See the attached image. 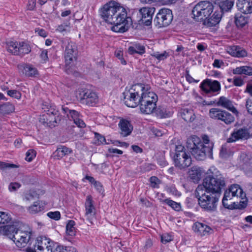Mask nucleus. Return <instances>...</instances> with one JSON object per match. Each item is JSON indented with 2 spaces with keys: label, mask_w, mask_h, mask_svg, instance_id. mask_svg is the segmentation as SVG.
<instances>
[{
  "label": "nucleus",
  "mask_w": 252,
  "mask_h": 252,
  "mask_svg": "<svg viewBox=\"0 0 252 252\" xmlns=\"http://www.w3.org/2000/svg\"><path fill=\"white\" fill-rule=\"evenodd\" d=\"M155 11V8L154 7H145L139 10L140 14L142 16L141 20L146 26H149L152 23L153 15Z\"/></svg>",
  "instance_id": "f3484780"
},
{
  "label": "nucleus",
  "mask_w": 252,
  "mask_h": 252,
  "mask_svg": "<svg viewBox=\"0 0 252 252\" xmlns=\"http://www.w3.org/2000/svg\"><path fill=\"white\" fill-rule=\"evenodd\" d=\"M18 67L23 74L28 77H36L38 74L36 68L30 64H19Z\"/></svg>",
  "instance_id": "aec40b11"
},
{
  "label": "nucleus",
  "mask_w": 252,
  "mask_h": 252,
  "mask_svg": "<svg viewBox=\"0 0 252 252\" xmlns=\"http://www.w3.org/2000/svg\"><path fill=\"white\" fill-rule=\"evenodd\" d=\"M196 195L198 197L200 206L207 211L216 210L220 195L219 194L203 193L202 186H198L196 189Z\"/></svg>",
  "instance_id": "423d86ee"
},
{
  "label": "nucleus",
  "mask_w": 252,
  "mask_h": 252,
  "mask_svg": "<svg viewBox=\"0 0 252 252\" xmlns=\"http://www.w3.org/2000/svg\"><path fill=\"white\" fill-rule=\"evenodd\" d=\"M43 209L39 202H35L33 204L29 207L28 211L31 214L37 213Z\"/></svg>",
  "instance_id": "f704fd0d"
},
{
  "label": "nucleus",
  "mask_w": 252,
  "mask_h": 252,
  "mask_svg": "<svg viewBox=\"0 0 252 252\" xmlns=\"http://www.w3.org/2000/svg\"><path fill=\"white\" fill-rule=\"evenodd\" d=\"M215 7L209 1H200L192 10V17L198 21L203 20L204 18L206 19L212 13Z\"/></svg>",
  "instance_id": "6e6552de"
},
{
  "label": "nucleus",
  "mask_w": 252,
  "mask_h": 252,
  "mask_svg": "<svg viewBox=\"0 0 252 252\" xmlns=\"http://www.w3.org/2000/svg\"><path fill=\"white\" fill-rule=\"evenodd\" d=\"M34 250L29 249L28 252H54L56 243L46 237H38L34 245Z\"/></svg>",
  "instance_id": "9b49d317"
},
{
  "label": "nucleus",
  "mask_w": 252,
  "mask_h": 252,
  "mask_svg": "<svg viewBox=\"0 0 252 252\" xmlns=\"http://www.w3.org/2000/svg\"><path fill=\"white\" fill-rule=\"evenodd\" d=\"M35 155H36L35 151L32 149H30V150H28L27 151V152L26 153V156L25 159L27 161L30 162L33 159V158H35Z\"/></svg>",
  "instance_id": "c03bdc74"
},
{
  "label": "nucleus",
  "mask_w": 252,
  "mask_h": 252,
  "mask_svg": "<svg viewBox=\"0 0 252 252\" xmlns=\"http://www.w3.org/2000/svg\"><path fill=\"white\" fill-rule=\"evenodd\" d=\"M207 175L204 179L202 186V189L208 192L220 195V173L215 166H212L208 170Z\"/></svg>",
  "instance_id": "20e7f679"
},
{
  "label": "nucleus",
  "mask_w": 252,
  "mask_h": 252,
  "mask_svg": "<svg viewBox=\"0 0 252 252\" xmlns=\"http://www.w3.org/2000/svg\"><path fill=\"white\" fill-rule=\"evenodd\" d=\"M47 216L55 220H59L60 219L61 215L60 213L58 211L56 212H50L47 213Z\"/></svg>",
  "instance_id": "8fccbe9b"
},
{
  "label": "nucleus",
  "mask_w": 252,
  "mask_h": 252,
  "mask_svg": "<svg viewBox=\"0 0 252 252\" xmlns=\"http://www.w3.org/2000/svg\"><path fill=\"white\" fill-rule=\"evenodd\" d=\"M245 196V193L241 187L239 185L234 184L225 190L222 203L225 208L233 210L235 208L234 207L235 201H233V199L238 197H244Z\"/></svg>",
  "instance_id": "0eeeda50"
},
{
  "label": "nucleus",
  "mask_w": 252,
  "mask_h": 252,
  "mask_svg": "<svg viewBox=\"0 0 252 252\" xmlns=\"http://www.w3.org/2000/svg\"><path fill=\"white\" fill-rule=\"evenodd\" d=\"M7 94L16 99H20L21 97V94L16 90H9L7 91Z\"/></svg>",
  "instance_id": "de8ad7c7"
},
{
  "label": "nucleus",
  "mask_w": 252,
  "mask_h": 252,
  "mask_svg": "<svg viewBox=\"0 0 252 252\" xmlns=\"http://www.w3.org/2000/svg\"><path fill=\"white\" fill-rule=\"evenodd\" d=\"M11 220L10 214L7 213L0 212V224L7 223Z\"/></svg>",
  "instance_id": "ea45409f"
},
{
  "label": "nucleus",
  "mask_w": 252,
  "mask_h": 252,
  "mask_svg": "<svg viewBox=\"0 0 252 252\" xmlns=\"http://www.w3.org/2000/svg\"><path fill=\"white\" fill-rule=\"evenodd\" d=\"M36 4V0H29L27 4V9L30 10L34 9Z\"/></svg>",
  "instance_id": "13d9d810"
},
{
  "label": "nucleus",
  "mask_w": 252,
  "mask_h": 252,
  "mask_svg": "<svg viewBox=\"0 0 252 252\" xmlns=\"http://www.w3.org/2000/svg\"><path fill=\"white\" fill-rule=\"evenodd\" d=\"M200 87L204 93L209 94L219 91L220 84L218 81L207 79L200 84Z\"/></svg>",
  "instance_id": "2eb2a0df"
},
{
  "label": "nucleus",
  "mask_w": 252,
  "mask_h": 252,
  "mask_svg": "<svg viewBox=\"0 0 252 252\" xmlns=\"http://www.w3.org/2000/svg\"><path fill=\"white\" fill-rule=\"evenodd\" d=\"M93 185L94 186L96 189L99 192H101L103 190L102 185L100 182L96 181L93 184Z\"/></svg>",
  "instance_id": "e2e57ef3"
},
{
  "label": "nucleus",
  "mask_w": 252,
  "mask_h": 252,
  "mask_svg": "<svg viewBox=\"0 0 252 252\" xmlns=\"http://www.w3.org/2000/svg\"><path fill=\"white\" fill-rule=\"evenodd\" d=\"M162 202L169 206L175 211H179L181 209V205L180 203H177L169 199H165Z\"/></svg>",
  "instance_id": "58836bf2"
},
{
  "label": "nucleus",
  "mask_w": 252,
  "mask_h": 252,
  "mask_svg": "<svg viewBox=\"0 0 252 252\" xmlns=\"http://www.w3.org/2000/svg\"><path fill=\"white\" fill-rule=\"evenodd\" d=\"M221 106L226 108L233 113H237V110L234 107L232 102L228 99L221 96Z\"/></svg>",
  "instance_id": "7c9ffc66"
},
{
  "label": "nucleus",
  "mask_w": 252,
  "mask_h": 252,
  "mask_svg": "<svg viewBox=\"0 0 252 252\" xmlns=\"http://www.w3.org/2000/svg\"><path fill=\"white\" fill-rule=\"evenodd\" d=\"M246 107L248 112L252 115V99L248 98L246 102Z\"/></svg>",
  "instance_id": "5fc2aeb1"
},
{
  "label": "nucleus",
  "mask_w": 252,
  "mask_h": 252,
  "mask_svg": "<svg viewBox=\"0 0 252 252\" xmlns=\"http://www.w3.org/2000/svg\"><path fill=\"white\" fill-rule=\"evenodd\" d=\"M109 151L111 153L117 154L119 155H121L123 154L122 151L116 148L109 149Z\"/></svg>",
  "instance_id": "338daca9"
},
{
  "label": "nucleus",
  "mask_w": 252,
  "mask_h": 252,
  "mask_svg": "<svg viewBox=\"0 0 252 252\" xmlns=\"http://www.w3.org/2000/svg\"><path fill=\"white\" fill-rule=\"evenodd\" d=\"M233 0H221V12L228 11L233 7Z\"/></svg>",
  "instance_id": "c9c22d12"
},
{
  "label": "nucleus",
  "mask_w": 252,
  "mask_h": 252,
  "mask_svg": "<svg viewBox=\"0 0 252 252\" xmlns=\"http://www.w3.org/2000/svg\"><path fill=\"white\" fill-rule=\"evenodd\" d=\"M249 136L250 133L247 128H240L234 131L227 141L229 143L233 142L239 139H247Z\"/></svg>",
  "instance_id": "a211bd4d"
},
{
  "label": "nucleus",
  "mask_w": 252,
  "mask_h": 252,
  "mask_svg": "<svg viewBox=\"0 0 252 252\" xmlns=\"http://www.w3.org/2000/svg\"><path fill=\"white\" fill-rule=\"evenodd\" d=\"M248 22L249 17L248 16L239 13L235 15V23L237 27L243 28L248 23Z\"/></svg>",
  "instance_id": "bb28decb"
},
{
  "label": "nucleus",
  "mask_w": 252,
  "mask_h": 252,
  "mask_svg": "<svg viewBox=\"0 0 252 252\" xmlns=\"http://www.w3.org/2000/svg\"><path fill=\"white\" fill-rule=\"evenodd\" d=\"M237 6L244 13H252V0H237Z\"/></svg>",
  "instance_id": "412c9836"
},
{
  "label": "nucleus",
  "mask_w": 252,
  "mask_h": 252,
  "mask_svg": "<svg viewBox=\"0 0 252 252\" xmlns=\"http://www.w3.org/2000/svg\"><path fill=\"white\" fill-rule=\"evenodd\" d=\"M209 116L212 119L220 120V109L218 108L211 109L209 111Z\"/></svg>",
  "instance_id": "4c0bfd02"
},
{
  "label": "nucleus",
  "mask_w": 252,
  "mask_h": 252,
  "mask_svg": "<svg viewBox=\"0 0 252 252\" xmlns=\"http://www.w3.org/2000/svg\"><path fill=\"white\" fill-rule=\"evenodd\" d=\"M240 198H241V200L240 201L239 203L238 202H234V207L235 209H242L245 208L248 204V200L246 198V194H245V196L244 197H239Z\"/></svg>",
  "instance_id": "e433bc0d"
},
{
  "label": "nucleus",
  "mask_w": 252,
  "mask_h": 252,
  "mask_svg": "<svg viewBox=\"0 0 252 252\" xmlns=\"http://www.w3.org/2000/svg\"><path fill=\"white\" fill-rule=\"evenodd\" d=\"M69 27V25H67V24H62L61 25H59L57 29V30L58 31H59V32H65L66 31L67 28Z\"/></svg>",
  "instance_id": "052dcab7"
},
{
  "label": "nucleus",
  "mask_w": 252,
  "mask_h": 252,
  "mask_svg": "<svg viewBox=\"0 0 252 252\" xmlns=\"http://www.w3.org/2000/svg\"><path fill=\"white\" fill-rule=\"evenodd\" d=\"M239 46H232L228 47L226 48L227 52L229 54L232 56L234 57V54L236 53L237 51L238 50Z\"/></svg>",
  "instance_id": "603ef678"
},
{
  "label": "nucleus",
  "mask_w": 252,
  "mask_h": 252,
  "mask_svg": "<svg viewBox=\"0 0 252 252\" xmlns=\"http://www.w3.org/2000/svg\"><path fill=\"white\" fill-rule=\"evenodd\" d=\"M180 114L182 118L187 122H191L195 118L194 113L191 109H183L181 110Z\"/></svg>",
  "instance_id": "cd10ccee"
},
{
  "label": "nucleus",
  "mask_w": 252,
  "mask_h": 252,
  "mask_svg": "<svg viewBox=\"0 0 252 252\" xmlns=\"http://www.w3.org/2000/svg\"><path fill=\"white\" fill-rule=\"evenodd\" d=\"M193 229L196 233L201 236L208 235L212 231L209 226L199 222H196L194 224Z\"/></svg>",
  "instance_id": "4be33fe9"
},
{
  "label": "nucleus",
  "mask_w": 252,
  "mask_h": 252,
  "mask_svg": "<svg viewBox=\"0 0 252 252\" xmlns=\"http://www.w3.org/2000/svg\"><path fill=\"white\" fill-rule=\"evenodd\" d=\"M17 167V165L14 164L6 163L0 161V169L4 170L7 168H13Z\"/></svg>",
  "instance_id": "49530a36"
},
{
  "label": "nucleus",
  "mask_w": 252,
  "mask_h": 252,
  "mask_svg": "<svg viewBox=\"0 0 252 252\" xmlns=\"http://www.w3.org/2000/svg\"><path fill=\"white\" fill-rule=\"evenodd\" d=\"M75 222L72 220H69L66 226V233L70 236L75 235L76 230L74 227Z\"/></svg>",
  "instance_id": "72a5a7b5"
},
{
  "label": "nucleus",
  "mask_w": 252,
  "mask_h": 252,
  "mask_svg": "<svg viewBox=\"0 0 252 252\" xmlns=\"http://www.w3.org/2000/svg\"><path fill=\"white\" fill-rule=\"evenodd\" d=\"M127 52L130 54H138L142 55L145 52V47L140 43H134L128 48Z\"/></svg>",
  "instance_id": "a878e982"
},
{
  "label": "nucleus",
  "mask_w": 252,
  "mask_h": 252,
  "mask_svg": "<svg viewBox=\"0 0 252 252\" xmlns=\"http://www.w3.org/2000/svg\"><path fill=\"white\" fill-rule=\"evenodd\" d=\"M123 95L124 103L127 106L134 108L140 105V109L142 113L154 114L158 96L154 92L145 90L144 85L137 84L126 89Z\"/></svg>",
  "instance_id": "f257e3e1"
},
{
  "label": "nucleus",
  "mask_w": 252,
  "mask_h": 252,
  "mask_svg": "<svg viewBox=\"0 0 252 252\" xmlns=\"http://www.w3.org/2000/svg\"><path fill=\"white\" fill-rule=\"evenodd\" d=\"M220 21V16L217 11H216L213 16L209 19L204 20L203 24L208 27H213L218 25Z\"/></svg>",
  "instance_id": "b1692460"
},
{
  "label": "nucleus",
  "mask_w": 252,
  "mask_h": 252,
  "mask_svg": "<svg viewBox=\"0 0 252 252\" xmlns=\"http://www.w3.org/2000/svg\"><path fill=\"white\" fill-rule=\"evenodd\" d=\"M118 126L120 129V135L123 137L129 135L133 130V126L130 122L126 119H121Z\"/></svg>",
  "instance_id": "6ab92c4d"
},
{
  "label": "nucleus",
  "mask_w": 252,
  "mask_h": 252,
  "mask_svg": "<svg viewBox=\"0 0 252 252\" xmlns=\"http://www.w3.org/2000/svg\"><path fill=\"white\" fill-rule=\"evenodd\" d=\"M150 182L152 184H153V187L155 188L156 186L158 184L159 182V180L158 178L155 176H152L150 178Z\"/></svg>",
  "instance_id": "0e129e2a"
},
{
  "label": "nucleus",
  "mask_w": 252,
  "mask_h": 252,
  "mask_svg": "<svg viewBox=\"0 0 252 252\" xmlns=\"http://www.w3.org/2000/svg\"><path fill=\"white\" fill-rule=\"evenodd\" d=\"M151 55L157 58L158 60L161 61L166 59L168 56V54L166 51L161 53L158 52H155Z\"/></svg>",
  "instance_id": "a19ab883"
},
{
  "label": "nucleus",
  "mask_w": 252,
  "mask_h": 252,
  "mask_svg": "<svg viewBox=\"0 0 252 252\" xmlns=\"http://www.w3.org/2000/svg\"><path fill=\"white\" fill-rule=\"evenodd\" d=\"M85 216L87 219L92 223V220L95 214V208L94 206V201L91 195L87 196L85 203Z\"/></svg>",
  "instance_id": "dca6fc26"
},
{
  "label": "nucleus",
  "mask_w": 252,
  "mask_h": 252,
  "mask_svg": "<svg viewBox=\"0 0 252 252\" xmlns=\"http://www.w3.org/2000/svg\"><path fill=\"white\" fill-rule=\"evenodd\" d=\"M40 57L43 61H46L48 59L47 51L46 50L42 51L40 54Z\"/></svg>",
  "instance_id": "69168bd1"
},
{
  "label": "nucleus",
  "mask_w": 252,
  "mask_h": 252,
  "mask_svg": "<svg viewBox=\"0 0 252 252\" xmlns=\"http://www.w3.org/2000/svg\"><path fill=\"white\" fill-rule=\"evenodd\" d=\"M188 148L192 155L197 160H202L207 155L211 156L212 151V144L205 145L200 139L196 136H192L189 139Z\"/></svg>",
  "instance_id": "39448f33"
},
{
  "label": "nucleus",
  "mask_w": 252,
  "mask_h": 252,
  "mask_svg": "<svg viewBox=\"0 0 252 252\" xmlns=\"http://www.w3.org/2000/svg\"><path fill=\"white\" fill-rule=\"evenodd\" d=\"M0 234L8 237L19 248L25 247L31 235L30 231L18 229L14 225L0 226Z\"/></svg>",
  "instance_id": "7ed1b4c3"
},
{
  "label": "nucleus",
  "mask_w": 252,
  "mask_h": 252,
  "mask_svg": "<svg viewBox=\"0 0 252 252\" xmlns=\"http://www.w3.org/2000/svg\"><path fill=\"white\" fill-rule=\"evenodd\" d=\"M65 47L64 58L66 65H69L76 60L77 47L73 42H68Z\"/></svg>",
  "instance_id": "4468645a"
},
{
  "label": "nucleus",
  "mask_w": 252,
  "mask_h": 252,
  "mask_svg": "<svg viewBox=\"0 0 252 252\" xmlns=\"http://www.w3.org/2000/svg\"><path fill=\"white\" fill-rule=\"evenodd\" d=\"M79 98L81 103L91 106L95 105L98 101L96 93L87 89L79 91Z\"/></svg>",
  "instance_id": "ddd939ff"
},
{
  "label": "nucleus",
  "mask_w": 252,
  "mask_h": 252,
  "mask_svg": "<svg viewBox=\"0 0 252 252\" xmlns=\"http://www.w3.org/2000/svg\"><path fill=\"white\" fill-rule=\"evenodd\" d=\"M54 252H75L76 249L72 247L62 246L56 243V246L54 247Z\"/></svg>",
  "instance_id": "2f4dec72"
},
{
  "label": "nucleus",
  "mask_w": 252,
  "mask_h": 252,
  "mask_svg": "<svg viewBox=\"0 0 252 252\" xmlns=\"http://www.w3.org/2000/svg\"><path fill=\"white\" fill-rule=\"evenodd\" d=\"M173 159L175 166L180 169L188 167L191 163L190 156L186 153L184 147L182 145L176 146Z\"/></svg>",
  "instance_id": "1a4fd4ad"
},
{
  "label": "nucleus",
  "mask_w": 252,
  "mask_h": 252,
  "mask_svg": "<svg viewBox=\"0 0 252 252\" xmlns=\"http://www.w3.org/2000/svg\"><path fill=\"white\" fill-rule=\"evenodd\" d=\"M245 93H248L252 96V83L249 82L247 83Z\"/></svg>",
  "instance_id": "680f3d73"
},
{
  "label": "nucleus",
  "mask_w": 252,
  "mask_h": 252,
  "mask_svg": "<svg viewBox=\"0 0 252 252\" xmlns=\"http://www.w3.org/2000/svg\"><path fill=\"white\" fill-rule=\"evenodd\" d=\"M173 20L172 11L167 8H162L157 13L154 19L155 25L158 28L168 26Z\"/></svg>",
  "instance_id": "f8f14e48"
},
{
  "label": "nucleus",
  "mask_w": 252,
  "mask_h": 252,
  "mask_svg": "<svg viewBox=\"0 0 252 252\" xmlns=\"http://www.w3.org/2000/svg\"><path fill=\"white\" fill-rule=\"evenodd\" d=\"M189 175L194 182H198L201 178V172L200 168L193 166L189 171Z\"/></svg>",
  "instance_id": "c85d7f7f"
},
{
  "label": "nucleus",
  "mask_w": 252,
  "mask_h": 252,
  "mask_svg": "<svg viewBox=\"0 0 252 252\" xmlns=\"http://www.w3.org/2000/svg\"><path fill=\"white\" fill-rule=\"evenodd\" d=\"M8 52L15 56H23L31 51V47L26 42L9 41L6 43Z\"/></svg>",
  "instance_id": "9d476101"
},
{
  "label": "nucleus",
  "mask_w": 252,
  "mask_h": 252,
  "mask_svg": "<svg viewBox=\"0 0 252 252\" xmlns=\"http://www.w3.org/2000/svg\"><path fill=\"white\" fill-rule=\"evenodd\" d=\"M232 73L236 75L252 76V67L247 65L237 67L232 70Z\"/></svg>",
  "instance_id": "393cba45"
},
{
  "label": "nucleus",
  "mask_w": 252,
  "mask_h": 252,
  "mask_svg": "<svg viewBox=\"0 0 252 252\" xmlns=\"http://www.w3.org/2000/svg\"><path fill=\"white\" fill-rule=\"evenodd\" d=\"M71 150L65 146H60L58 148L54 153L55 156L57 157L58 158H62L64 156L70 153Z\"/></svg>",
  "instance_id": "c756f323"
},
{
  "label": "nucleus",
  "mask_w": 252,
  "mask_h": 252,
  "mask_svg": "<svg viewBox=\"0 0 252 252\" xmlns=\"http://www.w3.org/2000/svg\"><path fill=\"white\" fill-rule=\"evenodd\" d=\"M20 187V185L17 183H14L10 184L8 189L10 191L16 190L17 189Z\"/></svg>",
  "instance_id": "bf43d9fd"
},
{
  "label": "nucleus",
  "mask_w": 252,
  "mask_h": 252,
  "mask_svg": "<svg viewBox=\"0 0 252 252\" xmlns=\"http://www.w3.org/2000/svg\"><path fill=\"white\" fill-rule=\"evenodd\" d=\"M115 56L121 60V63L123 64H126V62L123 58V52L120 50H117L115 53Z\"/></svg>",
  "instance_id": "864d4df0"
},
{
  "label": "nucleus",
  "mask_w": 252,
  "mask_h": 252,
  "mask_svg": "<svg viewBox=\"0 0 252 252\" xmlns=\"http://www.w3.org/2000/svg\"><path fill=\"white\" fill-rule=\"evenodd\" d=\"M35 32L39 35L43 37H46L47 36V32L44 29L36 28L35 30Z\"/></svg>",
  "instance_id": "4d7b16f0"
},
{
  "label": "nucleus",
  "mask_w": 252,
  "mask_h": 252,
  "mask_svg": "<svg viewBox=\"0 0 252 252\" xmlns=\"http://www.w3.org/2000/svg\"><path fill=\"white\" fill-rule=\"evenodd\" d=\"M147 1L149 3L157 1L160 2L162 4H167L174 2L175 0H147Z\"/></svg>",
  "instance_id": "6e6d98bb"
},
{
  "label": "nucleus",
  "mask_w": 252,
  "mask_h": 252,
  "mask_svg": "<svg viewBox=\"0 0 252 252\" xmlns=\"http://www.w3.org/2000/svg\"><path fill=\"white\" fill-rule=\"evenodd\" d=\"M1 109L6 113H9L14 111V106L12 104L7 103L1 105Z\"/></svg>",
  "instance_id": "37998d69"
},
{
  "label": "nucleus",
  "mask_w": 252,
  "mask_h": 252,
  "mask_svg": "<svg viewBox=\"0 0 252 252\" xmlns=\"http://www.w3.org/2000/svg\"><path fill=\"white\" fill-rule=\"evenodd\" d=\"M234 121V117L230 113L221 110V121L226 124H230Z\"/></svg>",
  "instance_id": "473e14b6"
},
{
  "label": "nucleus",
  "mask_w": 252,
  "mask_h": 252,
  "mask_svg": "<svg viewBox=\"0 0 252 252\" xmlns=\"http://www.w3.org/2000/svg\"><path fill=\"white\" fill-rule=\"evenodd\" d=\"M155 115L159 118H164L166 117V110L163 107H157L154 112Z\"/></svg>",
  "instance_id": "79ce46f5"
},
{
  "label": "nucleus",
  "mask_w": 252,
  "mask_h": 252,
  "mask_svg": "<svg viewBox=\"0 0 252 252\" xmlns=\"http://www.w3.org/2000/svg\"><path fill=\"white\" fill-rule=\"evenodd\" d=\"M69 118L71 119L74 122V123L78 126L79 127H85L86 124L82 119V116L80 114L75 110L69 111Z\"/></svg>",
  "instance_id": "5701e85b"
},
{
  "label": "nucleus",
  "mask_w": 252,
  "mask_h": 252,
  "mask_svg": "<svg viewBox=\"0 0 252 252\" xmlns=\"http://www.w3.org/2000/svg\"><path fill=\"white\" fill-rule=\"evenodd\" d=\"M101 15L106 22L113 25L111 30L116 32L127 31L132 23L126 9L115 1H109L104 5Z\"/></svg>",
  "instance_id": "f03ea898"
},
{
  "label": "nucleus",
  "mask_w": 252,
  "mask_h": 252,
  "mask_svg": "<svg viewBox=\"0 0 252 252\" xmlns=\"http://www.w3.org/2000/svg\"><path fill=\"white\" fill-rule=\"evenodd\" d=\"M233 82L235 86L238 87H241L244 84V81L241 77H234Z\"/></svg>",
  "instance_id": "09e8293b"
},
{
  "label": "nucleus",
  "mask_w": 252,
  "mask_h": 252,
  "mask_svg": "<svg viewBox=\"0 0 252 252\" xmlns=\"http://www.w3.org/2000/svg\"><path fill=\"white\" fill-rule=\"evenodd\" d=\"M172 240V237L168 234H164L161 236V242L163 244H166Z\"/></svg>",
  "instance_id": "3c124183"
},
{
  "label": "nucleus",
  "mask_w": 252,
  "mask_h": 252,
  "mask_svg": "<svg viewBox=\"0 0 252 252\" xmlns=\"http://www.w3.org/2000/svg\"><path fill=\"white\" fill-rule=\"evenodd\" d=\"M131 148L133 151L135 152L138 153H141L142 152V149L139 147L137 145H132L131 146Z\"/></svg>",
  "instance_id": "774afa93"
},
{
  "label": "nucleus",
  "mask_w": 252,
  "mask_h": 252,
  "mask_svg": "<svg viewBox=\"0 0 252 252\" xmlns=\"http://www.w3.org/2000/svg\"><path fill=\"white\" fill-rule=\"evenodd\" d=\"M247 52L243 48L239 47L238 50L234 54V57L237 58H244L247 56Z\"/></svg>",
  "instance_id": "a18cd8bd"
}]
</instances>
